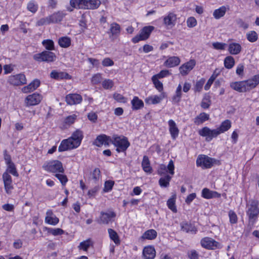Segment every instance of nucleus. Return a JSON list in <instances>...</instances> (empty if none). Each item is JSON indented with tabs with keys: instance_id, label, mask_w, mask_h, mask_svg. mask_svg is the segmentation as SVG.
<instances>
[{
	"instance_id": "nucleus-38",
	"label": "nucleus",
	"mask_w": 259,
	"mask_h": 259,
	"mask_svg": "<svg viewBox=\"0 0 259 259\" xmlns=\"http://www.w3.org/2000/svg\"><path fill=\"white\" fill-rule=\"evenodd\" d=\"M121 28L120 25L116 23H112L110 25L109 31L112 36H117L120 34Z\"/></svg>"
},
{
	"instance_id": "nucleus-42",
	"label": "nucleus",
	"mask_w": 259,
	"mask_h": 259,
	"mask_svg": "<svg viewBox=\"0 0 259 259\" xmlns=\"http://www.w3.org/2000/svg\"><path fill=\"white\" fill-rule=\"evenodd\" d=\"M108 232L110 238L116 244L120 243V240L117 233L112 229H108Z\"/></svg>"
},
{
	"instance_id": "nucleus-63",
	"label": "nucleus",
	"mask_w": 259,
	"mask_h": 259,
	"mask_svg": "<svg viewBox=\"0 0 259 259\" xmlns=\"http://www.w3.org/2000/svg\"><path fill=\"white\" fill-rule=\"evenodd\" d=\"M113 98L117 102L125 103L126 99L122 95L118 93H115L113 95Z\"/></svg>"
},
{
	"instance_id": "nucleus-40",
	"label": "nucleus",
	"mask_w": 259,
	"mask_h": 259,
	"mask_svg": "<svg viewBox=\"0 0 259 259\" xmlns=\"http://www.w3.org/2000/svg\"><path fill=\"white\" fill-rule=\"evenodd\" d=\"M58 43L62 48H68L71 45V39L67 36L62 37L59 39Z\"/></svg>"
},
{
	"instance_id": "nucleus-60",
	"label": "nucleus",
	"mask_w": 259,
	"mask_h": 259,
	"mask_svg": "<svg viewBox=\"0 0 259 259\" xmlns=\"http://www.w3.org/2000/svg\"><path fill=\"white\" fill-rule=\"evenodd\" d=\"M77 116L75 114H72L71 115L67 116L64 120L66 124H71L73 123L76 119Z\"/></svg>"
},
{
	"instance_id": "nucleus-14",
	"label": "nucleus",
	"mask_w": 259,
	"mask_h": 259,
	"mask_svg": "<svg viewBox=\"0 0 259 259\" xmlns=\"http://www.w3.org/2000/svg\"><path fill=\"white\" fill-rule=\"evenodd\" d=\"M112 137L107 136L106 135H100L96 138L94 142V144L98 147H101L102 145L108 146L111 142Z\"/></svg>"
},
{
	"instance_id": "nucleus-64",
	"label": "nucleus",
	"mask_w": 259,
	"mask_h": 259,
	"mask_svg": "<svg viewBox=\"0 0 259 259\" xmlns=\"http://www.w3.org/2000/svg\"><path fill=\"white\" fill-rule=\"evenodd\" d=\"M114 182L112 181H106L104 184V191L108 192L110 191L113 186Z\"/></svg>"
},
{
	"instance_id": "nucleus-52",
	"label": "nucleus",
	"mask_w": 259,
	"mask_h": 259,
	"mask_svg": "<svg viewBox=\"0 0 259 259\" xmlns=\"http://www.w3.org/2000/svg\"><path fill=\"white\" fill-rule=\"evenodd\" d=\"M152 80L157 90L161 92L163 90V84L161 82L158 80V78L156 77V76H153Z\"/></svg>"
},
{
	"instance_id": "nucleus-61",
	"label": "nucleus",
	"mask_w": 259,
	"mask_h": 259,
	"mask_svg": "<svg viewBox=\"0 0 259 259\" xmlns=\"http://www.w3.org/2000/svg\"><path fill=\"white\" fill-rule=\"evenodd\" d=\"M187 26L189 28L195 27L197 24V21L194 17H191L187 19Z\"/></svg>"
},
{
	"instance_id": "nucleus-45",
	"label": "nucleus",
	"mask_w": 259,
	"mask_h": 259,
	"mask_svg": "<svg viewBox=\"0 0 259 259\" xmlns=\"http://www.w3.org/2000/svg\"><path fill=\"white\" fill-rule=\"evenodd\" d=\"M93 242L91 239H88L85 241L81 242L78 247L84 251H87L88 249L91 246H93Z\"/></svg>"
},
{
	"instance_id": "nucleus-57",
	"label": "nucleus",
	"mask_w": 259,
	"mask_h": 259,
	"mask_svg": "<svg viewBox=\"0 0 259 259\" xmlns=\"http://www.w3.org/2000/svg\"><path fill=\"white\" fill-rule=\"evenodd\" d=\"M113 82L111 79H105L102 82V86L106 90L110 89L113 86Z\"/></svg>"
},
{
	"instance_id": "nucleus-19",
	"label": "nucleus",
	"mask_w": 259,
	"mask_h": 259,
	"mask_svg": "<svg viewBox=\"0 0 259 259\" xmlns=\"http://www.w3.org/2000/svg\"><path fill=\"white\" fill-rule=\"evenodd\" d=\"M40 85V81L35 79L30 82L28 85L24 87L22 89L23 93L27 94L35 90Z\"/></svg>"
},
{
	"instance_id": "nucleus-51",
	"label": "nucleus",
	"mask_w": 259,
	"mask_h": 259,
	"mask_svg": "<svg viewBox=\"0 0 259 259\" xmlns=\"http://www.w3.org/2000/svg\"><path fill=\"white\" fill-rule=\"evenodd\" d=\"M246 37L248 41L253 42L257 40L258 36L255 31H251L246 34Z\"/></svg>"
},
{
	"instance_id": "nucleus-18",
	"label": "nucleus",
	"mask_w": 259,
	"mask_h": 259,
	"mask_svg": "<svg viewBox=\"0 0 259 259\" xmlns=\"http://www.w3.org/2000/svg\"><path fill=\"white\" fill-rule=\"evenodd\" d=\"M143 255L144 259H154L156 255V251L152 246H148L144 248Z\"/></svg>"
},
{
	"instance_id": "nucleus-31",
	"label": "nucleus",
	"mask_w": 259,
	"mask_h": 259,
	"mask_svg": "<svg viewBox=\"0 0 259 259\" xmlns=\"http://www.w3.org/2000/svg\"><path fill=\"white\" fill-rule=\"evenodd\" d=\"M176 19V15L173 13H169L167 16L164 18V24L166 26H174Z\"/></svg>"
},
{
	"instance_id": "nucleus-55",
	"label": "nucleus",
	"mask_w": 259,
	"mask_h": 259,
	"mask_svg": "<svg viewBox=\"0 0 259 259\" xmlns=\"http://www.w3.org/2000/svg\"><path fill=\"white\" fill-rule=\"evenodd\" d=\"M211 101L208 97H204L201 103V107L203 109H207L210 105Z\"/></svg>"
},
{
	"instance_id": "nucleus-5",
	"label": "nucleus",
	"mask_w": 259,
	"mask_h": 259,
	"mask_svg": "<svg viewBox=\"0 0 259 259\" xmlns=\"http://www.w3.org/2000/svg\"><path fill=\"white\" fill-rule=\"evenodd\" d=\"M34 60L38 62H54L56 58L55 53L50 51H44L40 53L34 54L33 56Z\"/></svg>"
},
{
	"instance_id": "nucleus-2",
	"label": "nucleus",
	"mask_w": 259,
	"mask_h": 259,
	"mask_svg": "<svg viewBox=\"0 0 259 259\" xmlns=\"http://www.w3.org/2000/svg\"><path fill=\"white\" fill-rule=\"evenodd\" d=\"M111 143L116 147L118 152L125 151L130 146V143L126 137L117 135L112 136Z\"/></svg>"
},
{
	"instance_id": "nucleus-15",
	"label": "nucleus",
	"mask_w": 259,
	"mask_h": 259,
	"mask_svg": "<svg viewBox=\"0 0 259 259\" xmlns=\"http://www.w3.org/2000/svg\"><path fill=\"white\" fill-rule=\"evenodd\" d=\"M196 64L194 60H190L189 62L183 64L179 68V70L182 75H186L193 69Z\"/></svg>"
},
{
	"instance_id": "nucleus-44",
	"label": "nucleus",
	"mask_w": 259,
	"mask_h": 259,
	"mask_svg": "<svg viewBox=\"0 0 259 259\" xmlns=\"http://www.w3.org/2000/svg\"><path fill=\"white\" fill-rule=\"evenodd\" d=\"M216 192L210 191L207 188H204L202 191V196L206 199H210L215 197Z\"/></svg>"
},
{
	"instance_id": "nucleus-39",
	"label": "nucleus",
	"mask_w": 259,
	"mask_h": 259,
	"mask_svg": "<svg viewBox=\"0 0 259 259\" xmlns=\"http://www.w3.org/2000/svg\"><path fill=\"white\" fill-rule=\"evenodd\" d=\"M226 12V8L225 6H222L214 11L213 13V16L215 19H219L223 17L225 15Z\"/></svg>"
},
{
	"instance_id": "nucleus-8",
	"label": "nucleus",
	"mask_w": 259,
	"mask_h": 259,
	"mask_svg": "<svg viewBox=\"0 0 259 259\" xmlns=\"http://www.w3.org/2000/svg\"><path fill=\"white\" fill-rule=\"evenodd\" d=\"M116 213L112 210H108L106 212L101 211L100 216L98 220L99 224H108L113 221V219L115 218Z\"/></svg>"
},
{
	"instance_id": "nucleus-37",
	"label": "nucleus",
	"mask_w": 259,
	"mask_h": 259,
	"mask_svg": "<svg viewBox=\"0 0 259 259\" xmlns=\"http://www.w3.org/2000/svg\"><path fill=\"white\" fill-rule=\"evenodd\" d=\"M162 177L159 180V185L161 187H167L169 185V182L170 181L172 177L168 175H165L162 176Z\"/></svg>"
},
{
	"instance_id": "nucleus-46",
	"label": "nucleus",
	"mask_w": 259,
	"mask_h": 259,
	"mask_svg": "<svg viewBox=\"0 0 259 259\" xmlns=\"http://www.w3.org/2000/svg\"><path fill=\"white\" fill-rule=\"evenodd\" d=\"M210 132L211 129L205 126L198 131V134L200 136L205 137L206 141L208 142V139L210 138Z\"/></svg>"
},
{
	"instance_id": "nucleus-34",
	"label": "nucleus",
	"mask_w": 259,
	"mask_h": 259,
	"mask_svg": "<svg viewBox=\"0 0 259 259\" xmlns=\"http://www.w3.org/2000/svg\"><path fill=\"white\" fill-rule=\"evenodd\" d=\"M101 178V171L99 168H96L91 172L89 180L94 183H97Z\"/></svg>"
},
{
	"instance_id": "nucleus-24",
	"label": "nucleus",
	"mask_w": 259,
	"mask_h": 259,
	"mask_svg": "<svg viewBox=\"0 0 259 259\" xmlns=\"http://www.w3.org/2000/svg\"><path fill=\"white\" fill-rule=\"evenodd\" d=\"M180 62V59L178 57L172 56L168 57L164 62V65L167 67L171 68L179 65Z\"/></svg>"
},
{
	"instance_id": "nucleus-36",
	"label": "nucleus",
	"mask_w": 259,
	"mask_h": 259,
	"mask_svg": "<svg viewBox=\"0 0 259 259\" xmlns=\"http://www.w3.org/2000/svg\"><path fill=\"white\" fill-rule=\"evenodd\" d=\"M231 127V122L230 120L227 119L224 121L221 124L219 127L217 128L220 132V134L224 133L229 130Z\"/></svg>"
},
{
	"instance_id": "nucleus-22",
	"label": "nucleus",
	"mask_w": 259,
	"mask_h": 259,
	"mask_svg": "<svg viewBox=\"0 0 259 259\" xmlns=\"http://www.w3.org/2000/svg\"><path fill=\"white\" fill-rule=\"evenodd\" d=\"M165 97L166 94L163 92L159 96L155 95L148 97L145 101L147 103L156 104L160 103Z\"/></svg>"
},
{
	"instance_id": "nucleus-33",
	"label": "nucleus",
	"mask_w": 259,
	"mask_h": 259,
	"mask_svg": "<svg viewBox=\"0 0 259 259\" xmlns=\"http://www.w3.org/2000/svg\"><path fill=\"white\" fill-rule=\"evenodd\" d=\"M157 235V232L155 230L150 229L144 233L141 236V238L143 239L153 240L156 238Z\"/></svg>"
},
{
	"instance_id": "nucleus-53",
	"label": "nucleus",
	"mask_w": 259,
	"mask_h": 259,
	"mask_svg": "<svg viewBox=\"0 0 259 259\" xmlns=\"http://www.w3.org/2000/svg\"><path fill=\"white\" fill-rule=\"evenodd\" d=\"M27 9L32 13H35L38 9V5L34 1H31L27 4Z\"/></svg>"
},
{
	"instance_id": "nucleus-59",
	"label": "nucleus",
	"mask_w": 259,
	"mask_h": 259,
	"mask_svg": "<svg viewBox=\"0 0 259 259\" xmlns=\"http://www.w3.org/2000/svg\"><path fill=\"white\" fill-rule=\"evenodd\" d=\"M55 177L58 178L62 185L64 186L68 181V179L66 176L60 174H56Z\"/></svg>"
},
{
	"instance_id": "nucleus-26",
	"label": "nucleus",
	"mask_w": 259,
	"mask_h": 259,
	"mask_svg": "<svg viewBox=\"0 0 259 259\" xmlns=\"http://www.w3.org/2000/svg\"><path fill=\"white\" fill-rule=\"evenodd\" d=\"M244 81H235L230 83V87L239 93L246 92Z\"/></svg>"
},
{
	"instance_id": "nucleus-62",
	"label": "nucleus",
	"mask_w": 259,
	"mask_h": 259,
	"mask_svg": "<svg viewBox=\"0 0 259 259\" xmlns=\"http://www.w3.org/2000/svg\"><path fill=\"white\" fill-rule=\"evenodd\" d=\"M49 24H50V22L49 21L48 16L46 18H41L40 19L38 20L36 22V26H40Z\"/></svg>"
},
{
	"instance_id": "nucleus-48",
	"label": "nucleus",
	"mask_w": 259,
	"mask_h": 259,
	"mask_svg": "<svg viewBox=\"0 0 259 259\" xmlns=\"http://www.w3.org/2000/svg\"><path fill=\"white\" fill-rule=\"evenodd\" d=\"M7 165L8 168L6 171H7L8 174H11L12 175L15 177H18L19 176L15 165L13 162H12L9 164H7Z\"/></svg>"
},
{
	"instance_id": "nucleus-25",
	"label": "nucleus",
	"mask_w": 259,
	"mask_h": 259,
	"mask_svg": "<svg viewBox=\"0 0 259 259\" xmlns=\"http://www.w3.org/2000/svg\"><path fill=\"white\" fill-rule=\"evenodd\" d=\"M242 50L241 45L238 43L232 42L229 45L228 51L231 55H238Z\"/></svg>"
},
{
	"instance_id": "nucleus-17",
	"label": "nucleus",
	"mask_w": 259,
	"mask_h": 259,
	"mask_svg": "<svg viewBox=\"0 0 259 259\" xmlns=\"http://www.w3.org/2000/svg\"><path fill=\"white\" fill-rule=\"evenodd\" d=\"M65 99L67 103L70 105L79 104L82 100V97L77 94H69L66 96Z\"/></svg>"
},
{
	"instance_id": "nucleus-3",
	"label": "nucleus",
	"mask_w": 259,
	"mask_h": 259,
	"mask_svg": "<svg viewBox=\"0 0 259 259\" xmlns=\"http://www.w3.org/2000/svg\"><path fill=\"white\" fill-rule=\"evenodd\" d=\"M42 168L48 171L57 173H63L64 171L62 163L59 160H52L45 162Z\"/></svg>"
},
{
	"instance_id": "nucleus-6",
	"label": "nucleus",
	"mask_w": 259,
	"mask_h": 259,
	"mask_svg": "<svg viewBox=\"0 0 259 259\" xmlns=\"http://www.w3.org/2000/svg\"><path fill=\"white\" fill-rule=\"evenodd\" d=\"M217 160L204 155H199L196 160V165L202 168H209Z\"/></svg>"
},
{
	"instance_id": "nucleus-20",
	"label": "nucleus",
	"mask_w": 259,
	"mask_h": 259,
	"mask_svg": "<svg viewBox=\"0 0 259 259\" xmlns=\"http://www.w3.org/2000/svg\"><path fill=\"white\" fill-rule=\"evenodd\" d=\"M168 124L169 126V131L171 138L173 139H175L178 136L179 130L177 127L176 122L173 120H169Z\"/></svg>"
},
{
	"instance_id": "nucleus-9",
	"label": "nucleus",
	"mask_w": 259,
	"mask_h": 259,
	"mask_svg": "<svg viewBox=\"0 0 259 259\" xmlns=\"http://www.w3.org/2000/svg\"><path fill=\"white\" fill-rule=\"evenodd\" d=\"M175 165L174 162L172 160H170L167 166L165 165L161 164H160L157 169V174L162 176L165 175H167L166 173H168L173 176L175 174Z\"/></svg>"
},
{
	"instance_id": "nucleus-50",
	"label": "nucleus",
	"mask_w": 259,
	"mask_h": 259,
	"mask_svg": "<svg viewBox=\"0 0 259 259\" xmlns=\"http://www.w3.org/2000/svg\"><path fill=\"white\" fill-rule=\"evenodd\" d=\"M205 79L202 78L199 80H197L194 86V91L195 92H200L201 91L203 86L205 83Z\"/></svg>"
},
{
	"instance_id": "nucleus-28",
	"label": "nucleus",
	"mask_w": 259,
	"mask_h": 259,
	"mask_svg": "<svg viewBox=\"0 0 259 259\" xmlns=\"http://www.w3.org/2000/svg\"><path fill=\"white\" fill-rule=\"evenodd\" d=\"M181 227L183 231L187 233L191 232L195 234L197 231L194 226L185 222H183L181 223Z\"/></svg>"
},
{
	"instance_id": "nucleus-35",
	"label": "nucleus",
	"mask_w": 259,
	"mask_h": 259,
	"mask_svg": "<svg viewBox=\"0 0 259 259\" xmlns=\"http://www.w3.org/2000/svg\"><path fill=\"white\" fill-rule=\"evenodd\" d=\"M132 108L133 110H138L144 106V103L142 100L139 99L137 97H134L132 100Z\"/></svg>"
},
{
	"instance_id": "nucleus-16",
	"label": "nucleus",
	"mask_w": 259,
	"mask_h": 259,
	"mask_svg": "<svg viewBox=\"0 0 259 259\" xmlns=\"http://www.w3.org/2000/svg\"><path fill=\"white\" fill-rule=\"evenodd\" d=\"M246 92L255 88L259 83V74L254 75L252 78L244 80Z\"/></svg>"
},
{
	"instance_id": "nucleus-47",
	"label": "nucleus",
	"mask_w": 259,
	"mask_h": 259,
	"mask_svg": "<svg viewBox=\"0 0 259 259\" xmlns=\"http://www.w3.org/2000/svg\"><path fill=\"white\" fill-rule=\"evenodd\" d=\"M84 0H70V5L74 8L84 9Z\"/></svg>"
},
{
	"instance_id": "nucleus-11",
	"label": "nucleus",
	"mask_w": 259,
	"mask_h": 259,
	"mask_svg": "<svg viewBox=\"0 0 259 259\" xmlns=\"http://www.w3.org/2000/svg\"><path fill=\"white\" fill-rule=\"evenodd\" d=\"M8 82L13 85H19L26 83V78L24 74L20 73L9 76Z\"/></svg>"
},
{
	"instance_id": "nucleus-13",
	"label": "nucleus",
	"mask_w": 259,
	"mask_h": 259,
	"mask_svg": "<svg viewBox=\"0 0 259 259\" xmlns=\"http://www.w3.org/2000/svg\"><path fill=\"white\" fill-rule=\"evenodd\" d=\"M42 100L41 96L37 93H33L28 96L25 99L27 106H34L38 104Z\"/></svg>"
},
{
	"instance_id": "nucleus-54",
	"label": "nucleus",
	"mask_w": 259,
	"mask_h": 259,
	"mask_svg": "<svg viewBox=\"0 0 259 259\" xmlns=\"http://www.w3.org/2000/svg\"><path fill=\"white\" fill-rule=\"evenodd\" d=\"M230 223L231 224H236L238 221L237 214L233 210H230L228 213Z\"/></svg>"
},
{
	"instance_id": "nucleus-23",
	"label": "nucleus",
	"mask_w": 259,
	"mask_h": 259,
	"mask_svg": "<svg viewBox=\"0 0 259 259\" xmlns=\"http://www.w3.org/2000/svg\"><path fill=\"white\" fill-rule=\"evenodd\" d=\"M51 78L57 79H70L71 76L66 72H58L56 70H53L50 73Z\"/></svg>"
},
{
	"instance_id": "nucleus-43",
	"label": "nucleus",
	"mask_w": 259,
	"mask_h": 259,
	"mask_svg": "<svg viewBox=\"0 0 259 259\" xmlns=\"http://www.w3.org/2000/svg\"><path fill=\"white\" fill-rule=\"evenodd\" d=\"M167 205L169 209H170L174 212L177 211L176 206V196H172L171 198L168 199L167 201Z\"/></svg>"
},
{
	"instance_id": "nucleus-41",
	"label": "nucleus",
	"mask_w": 259,
	"mask_h": 259,
	"mask_svg": "<svg viewBox=\"0 0 259 259\" xmlns=\"http://www.w3.org/2000/svg\"><path fill=\"white\" fill-rule=\"evenodd\" d=\"M235 65V60L231 56L226 57L224 60L225 67L227 69H231Z\"/></svg>"
},
{
	"instance_id": "nucleus-49",
	"label": "nucleus",
	"mask_w": 259,
	"mask_h": 259,
	"mask_svg": "<svg viewBox=\"0 0 259 259\" xmlns=\"http://www.w3.org/2000/svg\"><path fill=\"white\" fill-rule=\"evenodd\" d=\"M42 44L45 48L48 50L52 51L55 49L54 43L51 39L44 40Z\"/></svg>"
},
{
	"instance_id": "nucleus-4",
	"label": "nucleus",
	"mask_w": 259,
	"mask_h": 259,
	"mask_svg": "<svg viewBox=\"0 0 259 259\" xmlns=\"http://www.w3.org/2000/svg\"><path fill=\"white\" fill-rule=\"evenodd\" d=\"M258 202L255 200L249 201L247 204L246 214L250 220H255L259 214Z\"/></svg>"
},
{
	"instance_id": "nucleus-32",
	"label": "nucleus",
	"mask_w": 259,
	"mask_h": 259,
	"mask_svg": "<svg viewBox=\"0 0 259 259\" xmlns=\"http://www.w3.org/2000/svg\"><path fill=\"white\" fill-rule=\"evenodd\" d=\"M142 166L144 171L146 172L151 173L152 171V167L150 166V161L147 156H143L142 162Z\"/></svg>"
},
{
	"instance_id": "nucleus-12",
	"label": "nucleus",
	"mask_w": 259,
	"mask_h": 259,
	"mask_svg": "<svg viewBox=\"0 0 259 259\" xmlns=\"http://www.w3.org/2000/svg\"><path fill=\"white\" fill-rule=\"evenodd\" d=\"M2 178L5 191L8 194H10L14 189L12 177L7 171H5L3 173Z\"/></svg>"
},
{
	"instance_id": "nucleus-58",
	"label": "nucleus",
	"mask_w": 259,
	"mask_h": 259,
	"mask_svg": "<svg viewBox=\"0 0 259 259\" xmlns=\"http://www.w3.org/2000/svg\"><path fill=\"white\" fill-rule=\"evenodd\" d=\"M227 44L223 42H215L212 43L213 48L215 50H224L225 49Z\"/></svg>"
},
{
	"instance_id": "nucleus-56",
	"label": "nucleus",
	"mask_w": 259,
	"mask_h": 259,
	"mask_svg": "<svg viewBox=\"0 0 259 259\" xmlns=\"http://www.w3.org/2000/svg\"><path fill=\"white\" fill-rule=\"evenodd\" d=\"M48 232L54 236H58L63 234L64 231L60 228H49Z\"/></svg>"
},
{
	"instance_id": "nucleus-10",
	"label": "nucleus",
	"mask_w": 259,
	"mask_h": 259,
	"mask_svg": "<svg viewBox=\"0 0 259 259\" xmlns=\"http://www.w3.org/2000/svg\"><path fill=\"white\" fill-rule=\"evenodd\" d=\"M200 243L203 247L207 249H215L221 247L218 242L209 237L202 238Z\"/></svg>"
},
{
	"instance_id": "nucleus-30",
	"label": "nucleus",
	"mask_w": 259,
	"mask_h": 259,
	"mask_svg": "<svg viewBox=\"0 0 259 259\" xmlns=\"http://www.w3.org/2000/svg\"><path fill=\"white\" fill-rule=\"evenodd\" d=\"M65 15L63 13L58 12L49 16L50 23H55L61 21Z\"/></svg>"
},
{
	"instance_id": "nucleus-7",
	"label": "nucleus",
	"mask_w": 259,
	"mask_h": 259,
	"mask_svg": "<svg viewBox=\"0 0 259 259\" xmlns=\"http://www.w3.org/2000/svg\"><path fill=\"white\" fill-rule=\"evenodd\" d=\"M154 29L153 26H145L140 31L139 34L132 38V41L136 44L140 40L147 39L150 36V33Z\"/></svg>"
},
{
	"instance_id": "nucleus-21",
	"label": "nucleus",
	"mask_w": 259,
	"mask_h": 259,
	"mask_svg": "<svg viewBox=\"0 0 259 259\" xmlns=\"http://www.w3.org/2000/svg\"><path fill=\"white\" fill-rule=\"evenodd\" d=\"M46 217L45 218V222L52 225H56L59 222V219L53 214V212L51 210H49L47 211Z\"/></svg>"
},
{
	"instance_id": "nucleus-29",
	"label": "nucleus",
	"mask_w": 259,
	"mask_h": 259,
	"mask_svg": "<svg viewBox=\"0 0 259 259\" xmlns=\"http://www.w3.org/2000/svg\"><path fill=\"white\" fill-rule=\"evenodd\" d=\"M209 118V115L205 112H202L194 119V122L196 125H200L207 121Z\"/></svg>"
},
{
	"instance_id": "nucleus-1",
	"label": "nucleus",
	"mask_w": 259,
	"mask_h": 259,
	"mask_svg": "<svg viewBox=\"0 0 259 259\" xmlns=\"http://www.w3.org/2000/svg\"><path fill=\"white\" fill-rule=\"evenodd\" d=\"M83 137V133L81 131L76 130L70 138L63 140L61 142L58 147V151L63 152L76 148L80 145Z\"/></svg>"
},
{
	"instance_id": "nucleus-27",
	"label": "nucleus",
	"mask_w": 259,
	"mask_h": 259,
	"mask_svg": "<svg viewBox=\"0 0 259 259\" xmlns=\"http://www.w3.org/2000/svg\"><path fill=\"white\" fill-rule=\"evenodd\" d=\"M100 4V0H84V9H96L99 7Z\"/></svg>"
}]
</instances>
